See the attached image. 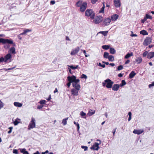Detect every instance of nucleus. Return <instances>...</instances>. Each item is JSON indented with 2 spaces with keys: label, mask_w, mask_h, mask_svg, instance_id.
<instances>
[{
  "label": "nucleus",
  "mask_w": 154,
  "mask_h": 154,
  "mask_svg": "<svg viewBox=\"0 0 154 154\" xmlns=\"http://www.w3.org/2000/svg\"><path fill=\"white\" fill-rule=\"evenodd\" d=\"M4 60V57H2L0 58V63L3 62Z\"/></svg>",
  "instance_id": "obj_52"
},
{
  "label": "nucleus",
  "mask_w": 154,
  "mask_h": 154,
  "mask_svg": "<svg viewBox=\"0 0 154 154\" xmlns=\"http://www.w3.org/2000/svg\"><path fill=\"white\" fill-rule=\"evenodd\" d=\"M68 66L70 68L73 69H77L78 67V65H76L75 66H74L72 65Z\"/></svg>",
  "instance_id": "obj_35"
},
{
  "label": "nucleus",
  "mask_w": 154,
  "mask_h": 154,
  "mask_svg": "<svg viewBox=\"0 0 154 154\" xmlns=\"http://www.w3.org/2000/svg\"><path fill=\"white\" fill-rule=\"evenodd\" d=\"M147 20V19L145 17L144 18L141 20V22L142 23H144L145 21Z\"/></svg>",
  "instance_id": "obj_49"
},
{
  "label": "nucleus",
  "mask_w": 154,
  "mask_h": 154,
  "mask_svg": "<svg viewBox=\"0 0 154 154\" xmlns=\"http://www.w3.org/2000/svg\"><path fill=\"white\" fill-rule=\"evenodd\" d=\"M55 2L54 1H51V3L52 5H54L55 4Z\"/></svg>",
  "instance_id": "obj_59"
},
{
  "label": "nucleus",
  "mask_w": 154,
  "mask_h": 154,
  "mask_svg": "<svg viewBox=\"0 0 154 154\" xmlns=\"http://www.w3.org/2000/svg\"><path fill=\"white\" fill-rule=\"evenodd\" d=\"M80 48L79 47H77L76 48L72 49L71 52L70 54L71 55H74L77 54L79 51Z\"/></svg>",
  "instance_id": "obj_10"
},
{
  "label": "nucleus",
  "mask_w": 154,
  "mask_h": 154,
  "mask_svg": "<svg viewBox=\"0 0 154 154\" xmlns=\"http://www.w3.org/2000/svg\"><path fill=\"white\" fill-rule=\"evenodd\" d=\"M108 31H100L97 34L99 33H101L103 34L104 36H105L107 35L108 33Z\"/></svg>",
  "instance_id": "obj_27"
},
{
  "label": "nucleus",
  "mask_w": 154,
  "mask_h": 154,
  "mask_svg": "<svg viewBox=\"0 0 154 154\" xmlns=\"http://www.w3.org/2000/svg\"><path fill=\"white\" fill-rule=\"evenodd\" d=\"M81 148L82 149H84L85 151H86L88 150V147L87 146H82Z\"/></svg>",
  "instance_id": "obj_41"
},
{
  "label": "nucleus",
  "mask_w": 154,
  "mask_h": 154,
  "mask_svg": "<svg viewBox=\"0 0 154 154\" xmlns=\"http://www.w3.org/2000/svg\"><path fill=\"white\" fill-rule=\"evenodd\" d=\"M147 19H152V17L151 16L149 15L148 14H146V16L145 17Z\"/></svg>",
  "instance_id": "obj_39"
},
{
  "label": "nucleus",
  "mask_w": 154,
  "mask_h": 154,
  "mask_svg": "<svg viewBox=\"0 0 154 154\" xmlns=\"http://www.w3.org/2000/svg\"><path fill=\"white\" fill-rule=\"evenodd\" d=\"M12 56L10 53L6 54L4 58V61L6 63H8L11 61Z\"/></svg>",
  "instance_id": "obj_7"
},
{
  "label": "nucleus",
  "mask_w": 154,
  "mask_h": 154,
  "mask_svg": "<svg viewBox=\"0 0 154 154\" xmlns=\"http://www.w3.org/2000/svg\"><path fill=\"white\" fill-rule=\"evenodd\" d=\"M79 90L75 88L72 89L71 90L72 94L74 96H77L78 95V91Z\"/></svg>",
  "instance_id": "obj_14"
},
{
  "label": "nucleus",
  "mask_w": 154,
  "mask_h": 154,
  "mask_svg": "<svg viewBox=\"0 0 154 154\" xmlns=\"http://www.w3.org/2000/svg\"><path fill=\"white\" fill-rule=\"evenodd\" d=\"M14 104L15 106L19 107H21L23 105L22 103L17 102H14Z\"/></svg>",
  "instance_id": "obj_20"
},
{
  "label": "nucleus",
  "mask_w": 154,
  "mask_h": 154,
  "mask_svg": "<svg viewBox=\"0 0 154 154\" xmlns=\"http://www.w3.org/2000/svg\"><path fill=\"white\" fill-rule=\"evenodd\" d=\"M14 68H15V67H13V68H8V69H4L6 71H7L8 70H12V69H14Z\"/></svg>",
  "instance_id": "obj_57"
},
{
  "label": "nucleus",
  "mask_w": 154,
  "mask_h": 154,
  "mask_svg": "<svg viewBox=\"0 0 154 154\" xmlns=\"http://www.w3.org/2000/svg\"><path fill=\"white\" fill-rule=\"evenodd\" d=\"M74 78H75V76L72 75V76H69L67 77V80L69 82L67 84V85L69 87L71 85L72 83H73V82L74 81Z\"/></svg>",
  "instance_id": "obj_9"
},
{
  "label": "nucleus",
  "mask_w": 154,
  "mask_h": 154,
  "mask_svg": "<svg viewBox=\"0 0 154 154\" xmlns=\"http://www.w3.org/2000/svg\"><path fill=\"white\" fill-rule=\"evenodd\" d=\"M40 152L38 151H37L35 153H34L33 154H40Z\"/></svg>",
  "instance_id": "obj_64"
},
{
  "label": "nucleus",
  "mask_w": 154,
  "mask_h": 154,
  "mask_svg": "<svg viewBox=\"0 0 154 154\" xmlns=\"http://www.w3.org/2000/svg\"><path fill=\"white\" fill-rule=\"evenodd\" d=\"M20 119H17L14 121V123L15 125H17L20 122Z\"/></svg>",
  "instance_id": "obj_24"
},
{
  "label": "nucleus",
  "mask_w": 154,
  "mask_h": 154,
  "mask_svg": "<svg viewBox=\"0 0 154 154\" xmlns=\"http://www.w3.org/2000/svg\"><path fill=\"white\" fill-rule=\"evenodd\" d=\"M110 46L109 45H104L102 46V48L105 50H107L109 48Z\"/></svg>",
  "instance_id": "obj_33"
},
{
  "label": "nucleus",
  "mask_w": 154,
  "mask_h": 154,
  "mask_svg": "<svg viewBox=\"0 0 154 154\" xmlns=\"http://www.w3.org/2000/svg\"><path fill=\"white\" fill-rule=\"evenodd\" d=\"M109 60L110 61H112L114 60L113 56L112 55L109 56L108 58Z\"/></svg>",
  "instance_id": "obj_34"
},
{
  "label": "nucleus",
  "mask_w": 154,
  "mask_h": 154,
  "mask_svg": "<svg viewBox=\"0 0 154 154\" xmlns=\"http://www.w3.org/2000/svg\"><path fill=\"white\" fill-rule=\"evenodd\" d=\"M136 73L133 71H132L129 74V78L131 79L133 78L136 75Z\"/></svg>",
  "instance_id": "obj_22"
},
{
  "label": "nucleus",
  "mask_w": 154,
  "mask_h": 154,
  "mask_svg": "<svg viewBox=\"0 0 154 154\" xmlns=\"http://www.w3.org/2000/svg\"><path fill=\"white\" fill-rule=\"evenodd\" d=\"M103 7H102L101 8L100 10L99 11V13H104V5L103 3Z\"/></svg>",
  "instance_id": "obj_37"
},
{
  "label": "nucleus",
  "mask_w": 154,
  "mask_h": 154,
  "mask_svg": "<svg viewBox=\"0 0 154 154\" xmlns=\"http://www.w3.org/2000/svg\"><path fill=\"white\" fill-rule=\"evenodd\" d=\"M35 120L34 118H32L30 122L28 125V129L30 130L32 128H33L35 127Z\"/></svg>",
  "instance_id": "obj_6"
},
{
  "label": "nucleus",
  "mask_w": 154,
  "mask_h": 154,
  "mask_svg": "<svg viewBox=\"0 0 154 154\" xmlns=\"http://www.w3.org/2000/svg\"><path fill=\"white\" fill-rule=\"evenodd\" d=\"M126 84V83L125 80H122L121 83L119 85L121 87H122L125 85Z\"/></svg>",
  "instance_id": "obj_31"
},
{
  "label": "nucleus",
  "mask_w": 154,
  "mask_h": 154,
  "mask_svg": "<svg viewBox=\"0 0 154 154\" xmlns=\"http://www.w3.org/2000/svg\"><path fill=\"white\" fill-rule=\"evenodd\" d=\"M110 53L112 54H114L115 52V50L114 48H111L109 50Z\"/></svg>",
  "instance_id": "obj_32"
},
{
  "label": "nucleus",
  "mask_w": 154,
  "mask_h": 154,
  "mask_svg": "<svg viewBox=\"0 0 154 154\" xmlns=\"http://www.w3.org/2000/svg\"><path fill=\"white\" fill-rule=\"evenodd\" d=\"M51 95H50L49 96V97L47 99V100H48V101H49L50 100H51Z\"/></svg>",
  "instance_id": "obj_62"
},
{
  "label": "nucleus",
  "mask_w": 154,
  "mask_h": 154,
  "mask_svg": "<svg viewBox=\"0 0 154 154\" xmlns=\"http://www.w3.org/2000/svg\"><path fill=\"white\" fill-rule=\"evenodd\" d=\"M154 57V52H150L148 53L147 57L148 59H150Z\"/></svg>",
  "instance_id": "obj_16"
},
{
  "label": "nucleus",
  "mask_w": 154,
  "mask_h": 154,
  "mask_svg": "<svg viewBox=\"0 0 154 154\" xmlns=\"http://www.w3.org/2000/svg\"><path fill=\"white\" fill-rule=\"evenodd\" d=\"M111 21V20L109 18H107L104 20L103 22V24L105 26H107L109 25Z\"/></svg>",
  "instance_id": "obj_13"
},
{
  "label": "nucleus",
  "mask_w": 154,
  "mask_h": 154,
  "mask_svg": "<svg viewBox=\"0 0 154 154\" xmlns=\"http://www.w3.org/2000/svg\"><path fill=\"white\" fill-rule=\"evenodd\" d=\"M144 131V130L143 129H139V130H134L133 132V133L137 134H140L143 133Z\"/></svg>",
  "instance_id": "obj_15"
},
{
  "label": "nucleus",
  "mask_w": 154,
  "mask_h": 154,
  "mask_svg": "<svg viewBox=\"0 0 154 154\" xmlns=\"http://www.w3.org/2000/svg\"><path fill=\"white\" fill-rule=\"evenodd\" d=\"M121 87L119 85L116 84V91L118 90L119 87Z\"/></svg>",
  "instance_id": "obj_53"
},
{
  "label": "nucleus",
  "mask_w": 154,
  "mask_h": 154,
  "mask_svg": "<svg viewBox=\"0 0 154 154\" xmlns=\"http://www.w3.org/2000/svg\"><path fill=\"white\" fill-rule=\"evenodd\" d=\"M114 82L110 79H108L104 80V82H103L102 85L103 86H106L107 88H112Z\"/></svg>",
  "instance_id": "obj_3"
},
{
  "label": "nucleus",
  "mask_w": 154,
  "mask_h": 154,
  "mask_svg": "<svg viewBox=\"0 0 154 154\" xmlns=\"http://www.w3.org/2000/svg\"><path fill=\"white\" fill-rule=\"evenodd\" d=\"M102 17L97 16L94 19V22L95 23H99L102 20Z\"/></svg>",
  "instance_id": "obj_11"
},
{
  "label": "nucleus",
  "mask_w": 154,
  "mask_h": 154,
  "mask_svg": "<svg viewBox=\"0 0 154 154\" xmlns=\"http://www.w3.org/2000/svg\"><path fill=\"white\" fill-rule=\"evenodd\" d=\"M46 101L45 100H42L39 103L42 105L45 104Z\"/></svg>",
  "instance_id": "obj_38"
},
{
  "label": "nucleus",
  "mask_w": 154,
  "mask_h": 154,
  "mask_svg": "<svg viewBox=\"0 0 154 154\" xmlns=\"http://www.w3.org/2000/svg\"><path fill=\"white\" fill-rule=\"evenodd\" d=\"M43 107V106H37V108L38 109H41Z\"/></svg>",
  "instance_id": "obj_54"
},
{
  "label": "nucleus",
  "mask_w": 154,
  "mask_h": 154,
  "mask_svg": "<svg viewBox=\"0 0 154 154\" xmlns=\"http://www.w3.org/2000/svg\"><path fill=\"white\" fill-rule=\"evenodd\" d=\"M111 19L112 21H115L116 20V14H113L112 16Z\"/></svg>",
  "instance_id": "obj_36"
},
{
  "label": "nucleus",
  "mask_w": 154,
  "mask_h": 154,
  "mask_svg": "<svg viewBox=\"0 0 154 154\" xmlns=\"http://www.w3.org/2000/svg\"><path fill=\"white\" fill-rule=\"evenodd\" d=\"M4 106L3 103L0 100V109L3 108Z\"/></svg>",
  "instance_id": "obj_43"
},
{
  "label": "nucleus",
  "mask_w": 154,
  "mask_h": 154,
  "mask_svg": "<svg viewBox=\"0 0 154 154\" xmlns=\"http://www.w3.org/2000/svg\"><path fill=\"white\" fill-rule=\"evenodd\" d=\"M140 33V34L143 35H148V32L145 30H142L141 31Z\"/></svg>",
  "instance_id": "obj_28"
},
{
  "label": "nucleus",
  "mask_w": 154,
  "mask_h": 154,
  "mask_svg": "<svg viewBox=\"0 0 154 154\" xmlns=\"http://www.w3.org/2000/svg\"><path fill=\"white\" fill-rule=\"evenodd\" d=\"M131 115H132V114H131V112H128V116H129L131 117Z\"/></svg>",
  "instance_id": "obj_63"
},
{
  "label": "nucleus",
  "mask_w": 154,
  "mask_h": 154,
  "mask_svg": "<svg viewBox=\"0 0 154 154\" xmlns=\"http://www.w3.org/2000/svg\"><path fill=\"white\" fill-rule=\"evenodd\" d=\"M81 78L82 79L84 78L85 79H87V77L85 75L83 74L81 75Z\"/></svg>",
  "instance_id": "obj_40"
},
{
  "label": "nucleus",
  "mask_w": 154,
  "mask_h": 154,
  "mask_svg": "<svg viewBox=\"0 0 154 154\" xmlns=\"http://www.w3.org/2000/svg\"><path fill=\"white\" fill-rule=\"evenodd\" d=\"M152 42L151 38L149 37L146 38L145 40L144 41L143 44L145 46H147L148 45L150 44Z\"/></svg>",
  "instance_id": "obj_8"
},
{
  "label": "nucleus",
  "mask_w": 154,
  "mask_h": 154,
  "mask_svg": "<svg viewBox=\"0 0 154 154\" xmlns=\"http://www.w3.org/2000/svg\"><path fill=\"white\" fill-rule=\"evenodd\" d=\"M148 52L147 51H146L144 52L143 54V57H145L147 55H148Z\"/></svg>",
  "instance_id": "obj_42"
},
{
  "label": "nucleus",
  "mask_w": 154,
  "mask_h": 154,
  "mask_svg": "<svg viewBox=\"0 0 154 154\" xmlns=\"http://www.w3.org/2000/svg\"><path fill=\"white\" fill-rule=\"evenodd\" d=\"M95 110L90 109L87 113V115L89 116H90L94 114L95 113Z\"/></svg>",
  "instance_id": "obj_17"
},
{
  "label": "nucleus",
  "mask_w": 154,
  "mask_h": 154,
  "mask_svg": "<svg viewBox=\"0 0 154 154\" xmlns=\"http://www.w3.org/2000/svg\"><path fill=\"white\" fill-rule=\"evenodd\" d=\"M77 127V131H79L80 128V126H79V124H77V125L76 126Z\"/></svg>",
  "instance_id": "obj_58"
},
{
  "label": "nucleus",
  "mask_w": 154,
  "mask_h": 154,
  "mask_svg": "<svg viewBox=\"0 0 154 154\" xmlns=\"http://www.w3.org/2000/svg\"><path fill=\"white\" fill-rule=\"evenodd\" d=\"M98 65L103 68L105 67V65L104 64L102 65L100 63H99L98 64Z\"/></svg>",
  "instance_id": "obj_46"
},
{
  "label": "nucleus",
  "mask_w": 154,
  "mask_h": 154,
  "mask_svg": "<svg viewBox=\"0 0 154 154\" xmlns=\"http://www.w3.org/2000/svg\"><path fill=\"white\" fill-rule=\"evenodd\" d=\"M23 31L25 32V33L26 34V33L28 32H31L32 31V30H31V29H26L24 30Z\"/></svg>",
  "instance_id": "obj_44"
},
{
  "label": "nucleus",
  "mask_w": 154,
  "mask_h": 154,
  "mask_svg": "<svg viewBox=\"0 0 154 154\" xmlns=\"http://www.w3.org/2000/svg\"><path fill=\"white\" fill-rule=\"evenodd\" d=\"M112 89L114 91H116V84H114L113 85L112 87Z\"/></svg>",
  "instance_id": "obj_55"
},
{
  "label": "nucleus",
  "mask_w": 154,
  "mask_h": 154,
  "mask_svg": "<svg viewBox=\"0 0 154 154\" xmlns=\"http://www.w3.org/2000/svg\"><path fill=\"white\" fill-rule=\"evenodd\" d=\"M73 83H72V86L76 89L80 90L81 88V86L79 83L80 80L79 79H76V77L75 76V78L74 79Z\"/></svg>",
  "instance_id": "obj_2"
},
{
  "label": "nucleus",
  "mask_w": 154,
  "mask_h": 154,
  "mask_svg": "<svg viewBox=\"0 0 154 154\" xmlns=\"http://www.w3.org/2000/svg\"><path fill=\"white\" fill-rule=\"evenodd\" d=\"M118 75L119 77H122L123 76V74H122L121 73H119L118 74Z\"/></svg>",
  "instance_id": "obj_61"
},
{
  "label": "nucleus",
  "mask_w": 154,
  "mask_h": 154,
  "mask_svg": "<svg viewBox=\"0 0 154 154\" xmlns=\"http://www.w3.org/2000/svg\"><path fill=\"white\" fill-rule=\"evenodd\" d=\"M109 56V54L107 52H105L104 53L103 57L105 58L108 59Z\"/></svg>",
  "instance_id": "obj_29"
},
{
  "label": "nucleus",
  "mask_w": 154,
  "mask_h": 154,
  "mask_svg": "<svg viewBox=\"0 0 154 154\" xmlns=\"http://www.w3.org/2000/svg\"><path fill=\"white\" fill-rule=\"evenodd\" d=\"M80 115L82 118L86 119V113L83 111H81L80 113Z\"/></svg>",
  "instance_id": "obj_18"
},
{
  "label": "nucleus",
  "mask_w": 154,
  "mask_h": 154,
  "mask_svg": "<svg viewBox=\"0 0 154 154\" xmlns=\"http://www.w3.org/2000/svg\"><path fill=\"white\" fill-rule=\"evenodd\" d=\"M121 5L120 0H116V8L119 7Z\"/></svg>",
  "instance_id": "obj_25"
},
{
  "label": "nucleus",
  "mask_w": 154,
  "mask_h": 154,
  "mask_svg": "<svg viewBox=\"0 0 154 154\" xmlns=\"http://www.w3.org/2000/svg\"><path fill=\"white\" fill-rule=\"evenodd\" d=\"M20 152L23 154H29V152L26 151V149L25 148L20 149Z\"/></svg>",
  "instance_id": "obj_19"
},
{
  "label": "nucleus",
  "mask_w": 154,
  "mask_h": 154,
  "mask_svg": "<svg viewBox=\"0 0 154 154\" xmlns=\"http://www.w3.org/2000/svg\"><path fill=\"white\" fill-rule=\"evenodd\" d=\"M154 86V82H152V83L150 84L149 85V87L151 88V87Z\"/></svg>",
  "instance_id": "obj_47"
},
{
  "label": "nucleus",
  "mask_w": 154,
  "mask_h": 154,
  "mask_svg": "<svg viewBox=\"0 0 154 154\" xmlns=\"http://www.w3.org/2000/svg\"><path fill=\"white\" fill-rule=\"evenodd\" d=\"M91 2L92 4H95L96 3L98 0H91Z\"/></svg>",
  "instance_id": "obj_48"
},
{
  "label": "nucleus",
  "mask_w": 154,
  "mask_h": 154,
  "mask_svg": "<svg viewBox=\"0 0 154 154\" xmlns=\"http://www.w3.org/2000/svg\"><path fill=\"white\" fill-rule=\"evenodd\" d=\"M130 62V60H126V61L125 63V64H127L129 63Z\"/></svg>",
  "instance_id": "obj_56"
},
{
  "label": "nucleus",
  "mask_w": 154,
  "mask_h": 154,
  "mask_svg": "<svg viewBox=\"0 0 154 154\" xmlns=\"http://www.w3.org/2000/svg\"><path fill=\"white\" fill-rule=\"evenodd\" d=\"M97 141H99V143H95L90 148L92 150H98L99 149L100 147L99 145L101 144V141L99 139H97Z\"/></svg>",
  "instance_id": "obj_5"
},
{
  "label": "nucleus",
  "mask_w": 154,
  "mask_h": 154,
  "mask_svg": "<svg viewBox=\"0 0 154 154\" xmlns=\"http://www.w3.org/2000/svg\"><path fill=\"white\" fill-rule=\"evenodd\" d=\"M10 51L12 54L15 53V49L14 47H11L10 49Z\"/></svg>",
  "instance_id": "obj_30"
},
{
  "label": "nucleus",
  "mask_w": 154,
  "mask_h": 154,
  "mask_svg": "<svg viewBox=\"0 0 154 154\" xmlns=\"http://www.w3.org/2000/svg\"><path fill=\"white\" fill-rule=\"evenodd\" d=\"M133 56V53L131 52L130 53H128L125 56V59H128L131 57Z\"/></svg>",
  "instance_id": "obj_23"
},
{
  "label": "nucleus",
  "mask_w": 154,
  "mask_h": 154,
  "mask_svg": "<svg viewBox=\"0 0 154 154\" xmlns=\"http://www.w3.org/2000/svg\"><path fill=\"white\" fill-rule=\"evenodd\" d=\"M20 35H20V34L19 35L17 36H18V38L20 39V40H21L22 39V37L20 36Z\"/></svg>",
  "instance_id": "obj_60"
},
{
  "label": "nucleus",
  "mask_w": 154,
  "mask_h": 154,
  "mask_svg": "<svg viewBox=\"0 0 154 154\" xmlns=\"http://www.w3.org/2000/svg\"><path fill=\"white\" fill-rule=\"evenodd\" d=\"M85 15L86 16H90L92 19H94L95 16L94 11L91 9H87L85 12Z\"/></svg>",
  "instance_id": "obj_4"
},
{
  "label": "nucleus",
  "mask_w": 154,
  "mask_h": 154,
  "mask_svg": "<svg viewBox=\"0 0 154 154\" xmlns=\"http://www.w3.org/2000/svg\"><path fill=\"white\" fill-rule=\"evenodd\" d=\"M87 3L82 0L78 1L75 5L76 7H80V11L81 12H84L87 8Z\"/></svg>",
  "instance_id": "obj_1"
},
{
  "label": "nucleus",
  "mask_w": 154,
  "mask_h": 154,
  "mask_svg": "<svg viewBox=\"0 0 154 154\" xmlns=\"http://www.w3.org/2000/svg\"><path fill=\"white\" fill-rule=\"evenodd\" d=\"M13 152L14 153L16 154H18V151L17 150L14 149L13 151Z\"/></svg>",
  "instance_id": "obj_50"
},
{
  "label": "nucleus",
  "mask_w": 154,
  "mask_h": 154,
  "mask_svg": "<svg viewBox=\"0 0 154 154\" xmlns=\"http://www.w3.org/2000/svg\"><path fill=\"white\" fill-rule=\"evenodd\" d=\"M68 119V118H67L63 119L62 123L64 125H65L67 124V121Z\"/></svg>",
  "instance_id": "obj_26"
},
{
  "label": "nucleus",
  "mask_w": 154,
  "mask_h": 154,
  "mask_svg": "<svg viewBox=\"0 0 154 154\" xmlns=\"http://www.w3.org/2000/svg\"><path fill=\"white\" fill-rule=\"evenodd\" d=\"M132 32V34L131 35V36L132 37H136L137 36V34H133L132 32Z\"/></svg>",
  "instance_id": "obj_51"
},
{
  "label": "nucleus",
  "mask_w": 154,
  "mask_h": 154,
  "mask_svg": "<svg viewBox=\"0 0 154 154\" xmlns=\"http://www.w3.org/2000/svg\"><path fill=\"white\" fill-rule=\"evenodd\" d=\"M123 69V66L122 65H120L118 67V70H120L122 69Z\"/></svg>",
  "instance_id": "obj_45"
},
{
  "label": "nucleus",
  "mask_w": 154,
  "mask_h": 154,
  "mask_svg": "<svg viewBox=\"0 0 154 154\" xmlns=\"http://www.w3.org/2000/svg\"><path fill=\"white\" fill-rule=\"evenodd\" d=\"M135 60L137 62V64H140L142 62V59L141 57H138Z\"/></svg>",
  "instance_id": "obj_21"
},
{
  "label": "nucleus",
  "mask_w": 154,
  "mask_h": 154,
  "mask_svg": "<svg viewBox=\"0 0 154 154\" xmlns=\"http://www.w3.org/2000/svg\"><path fill=\"white\" fill-rule=\"evenodd\" d=\"M2 43L6 44L8 43L10 44H13V42L12 40L11 39H5L3 38L2 39Z\"/></svg>",
  "instance_id": "obj_12"
}]
</instances>
